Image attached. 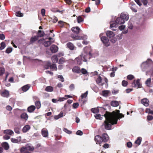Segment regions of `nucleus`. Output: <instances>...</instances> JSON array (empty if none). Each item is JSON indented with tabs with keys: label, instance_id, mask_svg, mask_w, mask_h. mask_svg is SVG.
<instances>
[{
	"label": "nucleus",
	"instance_id": "39448f33",
	"mask_svg": "<svg viewBox=\"0 0 153 153\" xmlns=\"http://www.w3.org/2000/svg\"><path fill=\"white\" fill-rule=\"evenodd\" d=\"M0 94L2 97H4L7 98L9 96V91L6 90H4L3 91H1Z\"/></svg>",
	"mask_w": 153,
	"mask_h": 153
},
{
	"label": "nucleus",
	"instance_id": "4c0bfd02",
	"mask_svg": "<svg viewBox=\"0 0 153 153\" xmlns=\"http://www.w3.org/2000/svg\"><path fill=\"white\" fill-rule=\"evenodd\" d=\"M1 46L0 47V50H3L6 47L5 44L4 42H2L1 43Z\"/></svg>",
	"mask_w": 153,
	"mask_h": 153
},
{
	"label": "nucleus",
	"instance_id": "680f3d73",
	"mask_svg": "<svg viewBox=\"0 0 153 153\" xmlns=\"http://www.w3.org/2000/svg\"><path fill=\"white\" fill-rule=\"evenodd\" d=\"M153 119V117L152 115H148L147 116V119L148 120H151Z\"/></svg>",
	"mask_w": 153,
	"mask_h": 153
},
{
	"label": "nucleus",
	"instance_id": "79ce46f5",
	"mask_svg": "<svg viewBox=\"0 0 153 153\" xmlns=\"http://www.w3.org/2000/svg\"><path fill=\"white\" fill-rule=\"evenodd\" d=\"M5 69L4 68L0 67V76L2 75L4 73Z\"/></svg>",
	"mask_w": 153,
	"mask_h": 153
},
{
	"label": "nucleus",
	"instance_id": "0e129e2a",
	"mask_svg": "<svg viewBox=\"0 0 153 153\" xmlns=\"http://www.w3.org/2000/svg\"><path fill=\"white\" fill-rule=\"evenodd\" d=\"M11 140L12 142L15 143H17L18 142V140L17 139L13 138H11Z\"/></svg>",
	"mask_w": 153,
	"mask_h": 153
},
{
	"label": "nucleus",
	"instance_id": "412c9836",
	"mask_svg": "<svg viewBox=\"0 0 153 153\" xmlns=\"http://www.w3.org/2000/svg\"><path fill=\"white\" fill-rule=\"evenodd\" d=\"M20 117L21 118L24 119L26 121L28 118V116L27 113H23L21 114Z\"/></svg>",
	"mask_w": 153,
	"mask_h": 153
},
{
	"label": "nucleus",
	"instance_id": "7ed1b4c3",
	"mask_svg": "<svg viewBox=\"0 0 153 153\" xmlns=\"http://www.w3.org/2000/svg\"><path fill=\"white\" fill-rule=\"evenodd\" d=\"M101 39L104 45L106 47H108L110 45V43L109 42V39L105 36H103L101 38Z\"/></svg>",
	"mask_w": 153,
	"mask_h": 153
},
{
	"label": "nucleus",
	"instance_id": "a18cd8bd",
	"mask_svg": "<svg viewBox=\"0 0 153 153\" xmlns=\"http://www.w3.org/2000/svg\"><path fill=\"white\" fill-rule=\"evenodd\" d=\"M50 68L53 70H56L57 69V67L56 64H53L52 65H51Z\"/></svg>",
	"mask_w": 153,
	"mask_h": 153
},
{
	"label": "nucleus",
	"instance_id": "dca6fc26",
	"mask_svg": "<svg viewBox=\"0 0 153 153\" xmlns=\"http://www.w3.org/2000/svg\"><path fill=\"white\" fill-rule=\"evenodd\" d=\"M36 109V107L34 105H31L28 107L27 108V111L29 113L33 112Z\"/></svg>",
	"mask_w": 153,
	"mask_h": 153
},
{
	"label": "nucleus",
	"instance_id": "e433bc0d",
	"mask_svg": "<svg viewBox=\"0 0 153 153\" xmlns=\"http://www.w3.org/2000/svg\"><path fill=\"white\" fill-rule=\"evenodd\" d=\"M35 105L37 109L39 108L41 106L40 102L39 101H36L35 103Z\"/></svg>",
	"mask_w": 153,
	"mask_h": 153
},
{
	"label": "nucleus",
	"instance_id": "9d476101",
	"mask_svg": "<svg viewBox=\"0 0 153 153\" xmlns=\"http://www.w3.org/2000/svg\"><path fill=\"white\" fill-rule=\"evenodd\" d=\"M115 23L118 25H121L124 24L125 23V21L120 17L117 18L115 21Z\"/></svg>",
	"mask_w": 153,
	"mask_h": 153
},
{
	"label": "nucleus",
	"instance_id": "49530a36",
	"mask_svg": "<svg viewBox=\"0 0 153 153\" xmlns=\"http://www.w3.org/2000/svg\"><path fill=\"white\" fill-rule=\"evenodd\" d=\"M146 112L149 114L153 115V111L151 110V108H147Z\"/></svg>",
	"mask_w": 153,
	"mask_h": 153
},
{
	"label": "nucleus",
	"instance_id": "13d9d810",
	"mask_svg": "<svg viewBox=\"0 0 153 153\" xmlns=\"http://www.w3.org/2000/svg\"><path fill=\"white\" fill-rule=\"evenodd\" d=\"M5 38L4 35L2 33L0 34V39L1 40H4Z\"/></svg>",
	"mask_w": 153,
	"mask_h": 153
},
{
	"label": "nucleus",
	"instance_id": "aec40b11",
	"mask_svg": "<svg viewBox=\"0 0 153 153\" xmlns=\"http://www.w3.org/2000/svg\"><path fill=\"white\" fill-rule=\"evenodd\" d=\"M14 133L13 131L10 129H7L4 130V133L5 134H8L11 135Z\"/></svg>",
	"mask_w": 153,
	"mask_h": 153
},
{
	"label": "nucleus",
	"instance_id": "e2e57ef3",
	"mask_svg": "<svg viewBox=\"0 0 153 153\" xmlns=\"http://www.w3.org/2000/svg\"><path fill=\"white\" fill-rule=\"evenodd\" d=\"M127 146L128 148H131L132 146V143L130 142H128L127 143Z\"/></svg>",
	"mask_w": 153,
	"mask_h": 153
},
{
	"label": "nucleus",
	"instance_id": "338daca9",
	"mask_svg": "<svg viewBox=\"0 0 153 153\" xmlns=\"http://www.w3.org/2000/svg\"><path fill=\"white\" fill-rule=\"evenodd\" d=\"M125 27V26L124 25H122L119 27V29L120 30H122L124 29Z\"/></svg>",
	"mask_w": 153,
	"mask_h": 153
},
{
	"label": "nucleus",
	"instance_id": "1a4fd4ad",
	"mask_svg": "<svg viewBox=\"0 0 153 153\" xmlns=\"http://www.w3.org/2000/svg\"><path fill=\"white\" fill-rule=\"evenodd\" d=\"M72 38L75 40H81L85 39H87V36H73Z\"/></svg>",
	"mask_w": 153,
	"mask_h": 153
},
{
	"label": "nucleus",
	"instance_id": "f257e3e1",
	"mask_svg": "<svg viewBox=\"0 0 153 153\" xmlns=\"http://www.w3.org/2000/svg\"><path fill=\"white\" fill-rule=\"evenodd\" d=\"M104 116L105 120L103 125H104L105 129L107 130H111L112 125L117 123L118 118H121L124 117L122 114L120 113L119 110H117V112L114 111L112 113L106 111Z\"/></svg>",
	"mask_w": 153,
	"mask_h": 153
},
{
	"label": "nucleus",
	"instance_id": "b1692460",
	"mask_svg": "<svg viewBox=\"0 0 153 153\" xmlns=\"http://www.w3.org/2000/svg\"><path fill=\"white\" fill-rule=\"evenodd\" d=\"M67 46L70 50H74V46L73 44L71 42H68L67 44Z\"/></svg>",
	"mask_w": 153,
	"mask_h": 153
},
{
	"label": "nucleus",
	"instance_id": "bb28decb",
	"mask_svg": "<svg viewBox=\"0 0 153 153\" xmlns=\"http://www.w3.org/2000/svg\"><path fill=\"white\" fill-rule=\"evenodd\" d=\"M51 59L53 63H56L58 60V57L56 55H53Z\"/></svg>",
	"mask_w": 153,
	"mask_h": 153
},
{
	"label": "nucleus",
	"instance_id": "603ef678",
	"mask_svg": "<svg viewBox=\"0 0 153 153\" xmlns=\"http://www.w3.org/2000/svg\"><path fill=\"white\" fill-rule=\"evenodd\" d=\"M127 78L129 80H131L134 78V76L132 75H129L127 76Z\"/></svg>",
	"mask_w": 153,
	"mask_h": 153
},
{
	"label": "nucleus",
	"instance_id": "c756f323",
	"mask_svg": "<svg viewBox=\"0 0 153 153\" xmlns=\"http://www.w3.org/2000/svg\"><path fill=\"white\" fill-rule=\"evenodd\" d=\"M30 86L29 85H26L22 88V90L24 92H26L30 88Z\"/></svg>",
	"mask_w": 153,
	"mask_h": 153
},
{
	"label": "nucleus",
	"instance_id": "f3484780",
	"mask_svg": "<svg viewBox=\"0 0 153 153\" xmlns=\"http://www.w3.org/2000/svg\"><path fill=\"white\" fill-rule=\"evenodd\" d=\"M71 30L75 33L78 34L79 33L80 29L78 27L76 26L75 27H72Z\"/></svg>",
	"mask_w": 153,
	"mask_h": 153
},
{
	"label": "nucleus",
	"instance_id": "5701e85b",
	"mask_svg": "<svg viewBox=\"0 0 153 153\" xmlns=\"http://www.w3.org/2000/svg\"><path fill=\"white\" fill-rule=\"evenodd\" d=\"M102 81V79L101 77L99 76L97 78L96 80V82L97 83L99 84V85H101V86H102L104 85V83H101V82Z\"/></svg>",
	"mask_w": 153,
	"mask_h": 153
},
{
	"label": "nucleus",
	"instance_id": "a878e982",
	"mask_svg": "<svg viewBox=\"0 0 153 153\" xmlns=\"http://www.w3.org/2000/svg\"><path fill=\"white\" fill-rule=\"evenodd\" d=\"M26 150L27 151L28 150L30 151H33L34 149V148L33 146L30 145H27L26 147H24Z\"/></svg>",
	"mask_w": 153,
	"mask_h": 153
},
{
	"label": "nucleus",
	"instance_id": "ea45409f",
	"mask_svg": "<svg viewBox=\"0 0 153 153\" xmlns=\"http://www.w3.org/2000/svg\"><path fill=\"white\" fill-rule=\"evenodd\" d=\"M95 118L97 119H99L102 120V117H101V115L99 114H97L94 115Z\"/></svg>",
	"mask_w": 153,
	"mask_h": 153
},
{
	"label": "nucleus",
	"instance_id": "3c124183",
	"mask_svg": "<svg viewBox=\"0 0 153 153\" xmlns=\"http://www.w3.org/2000/svg\"><path fill=\"white\" fill-rule=\"evenodd\" d=\"M20 129L18 127H16L14 129V131L17 134H19L20 133Z\"/></svg>",
	"mask_w": 153,
	"mask_h": 153
},
{
	"label": "nucleus",
	"instance_id": "a211bd4d",
	"mask_svg": "<svg viewBox=\"0 0 153 153\" xmlns=\"http://www.w3.org/2000/svg\"><path fill=\"white\" fill-rule=\"evenodd\" d=\"M73 71L75 73H79L81 72L80 68L77 66H75L72 69Z\"/></svg>",
	"mask_w": 153,
	"mask_h": 153
},
{
	"label": "nucleus",
	"instance_id": "2eb2a0df",
	"mask_svg": "<svg viewBox=\"0 0 153 153\" xmlns=\"http://www.w3.org/2000/svg\"><path fill=\"white\" fill-rule=\"evenodd\" d=\"M106 35L109 38H113L115 36V34L112 31H108L106 33Z\"/></svg>",
	"mask_w": 153,
	"mask_h": 153
},
{
	"label": "nucleus",
	"instance_id": "8fccbe9b",
	"mask_svg": "<svg viewBox=\"0 0 153 153\" xmlns=\"http://www.w3.org/2000/svg\"><path fill=\"white\" fill-rule=\"evenodd\" d=\"M74 85L73 84H71L69 86V88L71 91H73L74 89Z\"/></svg>",
	"mask_w": 153,
	"mask_h": 153
},
{
	"label": "nucleus",
	"instance_id": "6e6d98bb",
	"mask_svg": "<svg viewBox=\"0 0 153 153\" xmlns=\"http://www.w3.org/2000/svg\"><path fill=\"white\" fill-rule=\"evenodd\" d=\"M79 105V103L78 102H76L73 104V107L74 108H76L78 107Z\"/></svg>",
	"mask_w": 153,
	"mask_h": 153
},
{
	"label": "nucleus",
	"instance_id": "ddd939ff",
	"mask_svg": "<svg viewBox=\"0 0 153 153\" xmlns=\"http://www.w3.org/2000/svg\"><path fill=\"white\" fill-rule=\"evenodd\" d=\"M42 134L44 137H47L48 135V132L47 129L45 128H43L42 130Z\"/></svg>",
	"mask_w": 153,
	"mask_h": 153
},
{
	"label": "nucleus",
	"instance_id": "4468645a",
	"mask_svg": "<svg viewBox=\"0 0 153 153\" xmlns=\"http://www.w3.org/2000/svg\"><path fill=\"white\" fill-rule=\"evenodd\" d=\"M102 142H106L108 139V137L107 134L104 133L103 134L101 137Z\"/></svg>",
	"mask_w": 153,
	"mask_h": 153
},
{
	"label": "nucleus",
	"instance_id": "6ab92c4d",
	"mask_svg": "<svg viewBox=\"0 0 153 153\" xmlns=\"http://www.w3.org/2000/svg\"><path fill=\"white\" fill-rule=\"evenodd\" d=\"M30 128L29 125H26L22 129V131L24 133H26L29 130Z\"/></svg>",
	"mask_w": 153,
	"mask_h": 153
},
{
	"label": "nucleus",
	"instance_id": "f8f14e48",
	"mask_svg": "<svg viewBox=\"0 0 153 153\" xmlns=\"http://www.w3.org/2000/svg\"><path fill=\"white\" fill-rule=\"evenodd\" d=\"M110 27L112 28V30H116V29L114 28H116L118 26V24H117L114 22H110Z\"/></svg>",
	"mask_w": 153,
	"mask_h": 153
},
{
	"label": "nucleus",
	"instance_id": "c03bdc74",
	"mask_svg": "<svg viewBox=\"0 0 153 153\" xmlns=\"http://www.w3.org/2000/svg\"><path fill=\"white\" fill-rule=\"evenodd\" d=\"M13 49L12 48H8L6 50V53H9L12 51Z\"/></svg>",
	"mask_w": 153,
	"mask_h": 153
},
{
	"label": "nucleus",
	"instance_id": "cd10ccee",
	"mask_svg": "<svg viewBox=\"0 0 153 153\" xmlns=\"http://www.w3.org/2000/svg\"><path fill=\"white\" fill-rule=\"evenodd\" d=\"M111 105L112 106L116 107L119 105V103L117 101H113L111 102Z\"/></svg>",
	"mask_w": 153,
	"mask_h": 153
},
{
	"label": "nucleus",
	"instance_id": "9b49d317",
	"mask_svg": "<svg viewBox=\"0 0 153 153\" xmlns=\"http://www.w3.org/2000/svg\"><path fill=\"white\" fill-rule=\"evenodd\" d=\"M141 103L145 106H148L149 105V101L147 98H144L141 100Z\"/></svg>",
	"mask_w": 153,
	"mask_h": 153
},
{
	"label": "nucleus",
	"instance_id": "473e14b6",
	"mask_svg": "<svg viewBox=\"0 0 153 153\" xmlns=\"http://www.w3.org/2000/svg\"><path fill=\"white\" fill-rule=\"evenodd\" d=\"M46 91L48 92H52L53 90V88L51 86H47L45 89Z\"/></svg>",
	"mask_w": 153,
	"mask_h": 153
},
{
	"label": "nucleus",
	"instance_id": "c85d7f7f",
	"mask_svg": "<svg viewBox=\"0 0 153 153\" xmlns=\"http://www.w3.org/2000/svg\"><path fill=\"white\" fill-rule=\"evenodd\" d=\"M38 37L37 36H34V37H32L30 39V42L31 44H33L38 39Z\"/></svg>",
	"mask_w": 153,
	"mask_h": 153
},
{
	"label": "nucleus",
	"instance_id": "052dcab7",
	"mask_svg": "<svg viewBox=\"0 0 153 153\" xmlns=\"http://www.w3.org/2000/svg\"><path fill=\"white\" fill-rule=\"evenodd\" d=\"M45 10L44 9H42L41 10V13L42 16H45Z\"/></svg>",
	"mask_w": 153,
	"mask_h": 153
},
{
	"label": "nucleus",
	"instance_id": "a19ab883",
	"mask_svg": "<svg viewBox=\"0 0 153 153\" xmlns=\"http://www.w3.org/2000/svg\"><path fill=\"white\" fill-rule=\"evenodd\" d=\"M91 111L94 113H97L99 112V109L96 108H91Z\"/></svg>",
	"mask_w": 153,
	"mask_h": 153
},
{
	"label": "nucleus",
	"instance_id": "58836bf2",
	"mask_svg": "<svg viewBox=\"0 0 153 153\" xmlns=\"http://www.w3.org/2000/svg\"><path fill=\"white\" fill-rule=\"evenodd\" d=\"M88 91H86L85 93L84 94H82L81 95V97L82 99H83L84 98H86L88 95Z\"/></svg>",
	"mask_w": 153,
	"mask_h": 153
},
{
	"label": "nucleus",
	"instance_id": "20e7f679",
	"mask_svg": "<svg viewBox=\"0 0 153 153\" xmlns=\"http://www.w3.org/2000/svg\"><path fill=\"white\" fill-rule=\"evenodd\" d=\"M140 81L139 79H137L136 81L135 80H134L132 83V86L135 88H140L141 85L140 83Z\"/></svg>",
	"mask_w": 153,
	"mask_h": 153
},
{
	"label": "nucleus",
	"instance_id": "69168bd1",
	"mask_svg": "<svg viewBox=\"0 0 153 153\" xmlns=\"http://www.w3.org/2000/svg\"><path fill=\"white\" fill-rule=\"evenodd\" d=\"M3 137L4 139L7 140L10 138V137L8 135H5L3 136Z\"/></svg>",
	"mask_w": 153,
	"mask_h": 153
},
{
	"label": "nucleus",
	"instance_id": "774afa93",
	"mask_svg": "<svg viewBox=\"0 0 153 153\" xmlns=\"http://www.w3.org/2000/svg\"><path fill=\"white\" fill-rule=\"evenodd\" d=\"M64 58L63 57L61 58L59 61V63L60 64H62L64 62Z\"/></svg>",
	"mask_w": 153,
	"mask_h": 153
},
{
	"label": "nucleus",
	"instance_id": "864d4df0",
	"mask_svg": "<svg viewBox=\"0 0 153 153\" xmlns=\"http://www.w3.org/2000/svg\"><path fill=\"white\" fill-rule=\"evenodd\" d=\"M122 84L123 86H126L128 85V82L124 80H123L122 82Z\"/></svg>",
	"mask_w": 153,
	"mask_h": 153
},
{
	"label": "nucleus",
	"instance_id": "423d86ee",
	"mask_svg": "<svg viewBox=\"0 0 153 153\" xmlns=\"http://www.w3.org/2000/svg\"><path fill=\"white\" fill-rule=\"evenodd\" d=\"M50 49L52 53H54L57 52L58 50V48L56 45H53L51 46Z\"/></svg>",
	"mask_w": 153,
	"mask_h": 153
},
{
	"label": "nucleus",
	"instance_id": "f704fd0d",
	"mask_svg": "<svg viewBox=\"0 0 153 153\" xmlns=\"http://www.w3.org/2000/svg\"><path fill=\"white\" fill-rule=\"evenodd\" d=\"M141 141V137H139L137 138V140L135 141V143L137 144H138V145H140Z\"/></svg>",
	"mask_w": 153,
	"mask_h": 153
},
{
	"label": "nucleus",
	"instance_id": "5fc2aeb1",
	"mask_svg": "<svg viewBox=\"0 0 153 153\" xmlns=\"http://www.w3.org/2000/svg\"><path fill=\"white\" fill-rule=\"evenodd\" d=\"M81 72L82 74H86L87 73V70L83 68L82 69Z\"/></svg>",
	"mask_w": 153,
	"mask_h": 153
},
{
	"label": "nucleus",
	"instance_id": "bf43d9fd",
	"mask_svg": "<svg viewBox=\"0 0 153 153\" xmlns=\"http://www.w3.org/2000/svg\"><path fill=\"white\" fill-rule=\"evenodd\" d=\"M58 78L61 79V82H64V78L62 75H58Z\"/></svg>",
	"mask_w": 153,
	"mask_h": 153
},
{
	"label": "nucleus",
	"instance_id": "2f4dec72",
	"mask_svg": "<svg viewBox=\"0 0 153 153\" xmlns=\"http://www.w3.org/2000/svg\"><path fill=\"white\" fill-rule=\"evenodd\" d=\"M51 63L50 62H47L44 66V68L45 69H48L51 67Z\"/></svg>",
	"mask_w": 153,
	"mask_h": 153
},
{
	"label": "nucleus",
	"instance_id": "393cba45",
	"mask_svg": "<svg viewBox=\"0 0 153 153\" xmlns=\"http://www.w3.org/2000/svg\"><path fill=\"white\" fill-rule=\"evenodd\" d=\"M53 42V41H52L50 40L45 41L44 42L43 45L45 47H47L50 45H51L52 43Z\"/></svg>",
	"mask_w": 153,
	"mask_h": 153
},
{
	"label": "nucleus",
	"instance_id": "4be33fe9",
	"mask_svg": "<svg viewBox=\"0 0 153 153\" xmlns=\"http://www.w3.org/2000/svg\"><path fill=\"white\" fill-rule=\"evenodd\" d=\"M45 33L43 31L39 30L37 34V36L39 37H41L44 36Z\"/></svg>",
	"mask_w": 153,
	"mask_h": 153
},
{
	"label": "nucleus",
	"instance_id": "4d7b16f0",
	"mask_svg": "<svg viewBox=\"0 0 153 153\" xmlns=\"http://www.w3.org/2000/svg\"><path fill=\"white\" fill-rule=\"evenodd\" d=\"M76 134L77 135L81 136L82 135L83 132L80 130H78L76 131Z\"/></svg>",
	"mask_w": 153,
	"mask_h": 153
},
{
	"label": "nucleus",
	"instance_id": "0eeeda50",
	"mask_svg": "<svg viewBox=\"0 0 153 153\" xmlns=\"http://www.w3.org/2000/svg\"><path fill=\"white\" fill-rule=\"evenodd\" d=\"M94 140L97 144H100L102 142L101 137L99 135H97L95 137Z\"/></svg>",
	"mask_w": 153,
	"mask_h": 153
},
{
	"label": "nucleus",
	"instance_id": "72a5a7b5",
	"mask_svg": "<svg viewBox=\"0 0 153 153\" xmlns=\"http://www.w3.org/2000/svg\"><path fill=\"white\" fill-rule=\"evenodd\" d=\"M109 91L107 90L102 91V95L104 97H107L108 96Z\"/></svg>",
	"mask_w": 153,
	"mask_h": 153
},
{
	"label": "nucleus",
	"instance_id": "37998d69",
	"mask_svg": "<svg viewBox=\"0 0 153 153\" xmlns=\"http://www.w3.org/2000/svg\"><path fill=\"white\" fill-rule=\"evenodd\" d=\"M16 15L18 17H22L23 16V14L21 13L20 11L16 12Z\"/></svg>",
	"mask_w": 153,
	"mask_h": 153
},
{
	"label": "nucleus",
	"instance_id": "de8ad7c7",
	"mask_svg": "<svg viewBox=\"0 0 153 153\" xmlns=\"http://www.w3.org/2000/svg\"><path fill=\"white\" fill-rule=\"evenodd\" d=\"M151 79L150 78H149L147 79L145 83L148 86L150 84Z\"/></svg>",
	"mask_w": 153,
	"mask_h": 153
},
{
	"label": "nucleus",
	"instance_id": "7c9ffc66",
	"mask_svg": "<svg viewBox=\"0 0 153 153\" xmlns=\"http://www.w3.org/2000/svg\"><path fill=\"white\" fill-rule=\"evenodd\" d=\"M2 146L5 150H7L9 148L8 144L6 142L3 143Z\"/></svg>",
	"mask_w": 153,
	"mask_h": 153
},
{
	"label": "nucleus",
	"instance_id": "09e8293b",
	"mask_svg": "<svg viewBox=\"0 0 153 153\" xmlns=\"http://www.w3.org/2000/svg\"><path fill=\"white\" fill-rule=\"evenodd\" d=\"M63 130L65 132L69 134H71L72 133V131L68 130L66 128H64Z\"/></svg>",
	"mask_w": 153,
	"mask_h": 153
},
{
	"label": "nucleus",
	"instance_id": "f03ea898",
	"mask_svg": "<svg viewBox=\"0 0 153 153\" xmlns=\"http://www.w3.org/2000/svg\"><path fill=\"white\" fill-rule=\"evenodd\" d=\"M152 62V61L150 59H148L147 61L143 62L141 65V67L143 71L145 70L149 66V64Z\"/></svg>",
	"mask_w": 153,
	"mask_h": 153
},
{
	"label": "nucleus",
	"instance_id": "c9c22d12",
	"mask_svg": "<svg viewBox=\"0 0 153 153\" xmlns=\"http://www.w3.org/2000/svg\"><path fill=\"white\" fill-rule=\"evenodd\" d=\"M77 20L78 23H79L83 21V19L80 16H79L77 18Z\"/></svg>",
	"mask_w": 153,
	"mask_h": 153
},
{
	"label": "nucleus",
	"instance_id": "6e6552de",
	"mask_svg": "<svg viewBox=\"0 0 153 153\" xmlns=\"http://www.w3.org/2000/svg\"><path fill=\"white\" fill-rule=\"evenodd\" d=\"M120 17L124 21H127L129 19V16L127 13H122Z\"/></svg>",
	"mask_w": 153,
	"mask_h": 153
}]
</instances>
